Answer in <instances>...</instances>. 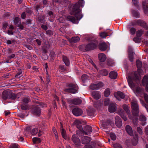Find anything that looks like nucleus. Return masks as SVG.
I'll use <instances>...</instances> for the list:
<instances>
[{"instance_id": "obj_1", "label": "nucleus", "mask_w": 148, "mask_h": 148, "mask_svg": "<svg viewBox=\"0 0 148 148\" xmlns=\"http://www.w3.org/2000/svg\"><path fill=\"white\" fill-rule=\"evenodd\" d=\"M84 3V0H79L78 2L73 5L72 11L70 13L71 14L75 16L77 20L74 16H71L67 17V20L74 23L77 24L78 23V20H79L83 16L80 13L81 10L79 8L80 7H83Z\"/></svg>"}, {"instance_id": "obj_2", "label": "nucleus", "mask_w": 148, "mask_h": 148, "mask_svg": "<svg viewBox=\"0 0 148 148\" xmlns=\"http://www.w3.org/2000/svg\"><path fill=\"white\" fill-rule=\"evenodd\" d=\"M127 80L130 86L137 95L143 92V89H141L139 87H137L135 84L133 83L132 81V79L130 76H129L128 77Z\"/></svg>"}, {"instance_id": "obj_3", "label": "nucleus", "mask_w": 148, "mask_h": 148, "mask_svg": "<svg viewBox=\"0 0 148 148\" xmlns=\"http://www.w3.org/2000/svg\"><path fill=\"white\" fill-rule=\"evenodd\" d=\"M131 105L132 114L135 116L134 118L136 121H137L138 119L136 118V116L138 115L139 112L138 105L137 101L135 99L132 100L131 103Z\"/></svg>"}, {"instance_id": "obj_4", "label": "nucleus", "mask_w": 148, "mask_h": 148, "mask_svg": "<svg viewBox=\"0 0 148 148\" xmlns=\"http://www.w3.org/2000/svg\"><path fill=\"white\" fill-rule=\"evenodd\" d=\"M136 63L138 70L137 71L134 72V75L135 79H141L140 74H143V70L140 69L142 67V63L141 61L139 60H137Z\"/></svg>"}, {"instance_id": "obj_5", "label": "nucleus", "mask_w": 148, "mask_h": 148, "mask_svg": "<svg viewBox=\"0 0 148 148\" xmlns=\"http://www.w3.org/2000/svg\"><path fill=\"white\" fill-rule=\"evenodd\" d=\"M131 24L133 26L138 25L146 29H148V27L145 22L140 19L134 21L132 22Z\"/></svg>"}, {"instance_id": "obj_6", "label": "nucleus", "mask_w": 148, "mask_h": 148, "mask_svg": "<svg viewBox=\"0 0 148 148\" xmlns=\"http://www.w3.org/2000/svg\"><path fill=\"white\" fill-rule=\"evenodd\" d=\"M69 86L72 88L65 89L64 91H65L73 93H75L77 92L78 88L76 84H70L69 85Z\"/></svg>"}, {"instance_id": "obj_7", "label": "nucleus", "mask_w": 148, "mask_h": 148, "mask_svg": "<svg viewBox=\"0 0 148 148\" xmlns=\"http://www.w3.org/2000/svg\"><path fill=\"white\" fill-rule=\"evenodd\" d=\"M98 44V42L97 41L91 42L85 46V50L88 51L94 49L96 48Z\"/></svg>"}, {"instance_id": "obj_8", "label": "nucleus", "mask_w": 148, "mask_h": 148, "mask_svg": "<svg viewBox=\"0 0 148 148\" xmlns=\"http://www.w3.org/2000/svg\"><path fill=\"white\" fill-rule=\"evenodd\" d=\"M92 129L91 127L89 125H86L84 127L82 131H81V134L82 135V134L86 135H88L90 134L92 132Z\"/></svg>"}, {"instance_id": "obj_9", "label": "nucleus", "mask_w": 148, "mask_h": 148, "mask_svg": "<svg viewBox=\"0 0 148 148\" xmlns=\"http://www.w3.org/2000/svg\"><path fill=\"white\" fill-rule=\"evenodd\" d=\"M74 123L76 127L79 129L76 132L77 134L79 136H81L82 135L81 134V133L83 128L81 125V122L79 120H76L75 121Z\"/></svg>"}, {"instance_id": "obj_10", "label": "nucleus", "mask_w": 148, "mask_h": 148, "mask_svg": "<svg viewBox=\"0 0 148 148\" xmlns=\"http://www.w3.org/2000/svg\"><path fill=\"white\" fill-rule=\"evenodd\" d=\"M104 86L102 82H99L97 84H92L90 86V88L92 90L99 89L102 88Z\"/></svg>"}, {"instance_id": "obj_11", "label": "nucleus", "mask_w": 148, "mask_h": 148, "mask_svg": "<svg viewBox=\"0 0 148 148\" xmlns=\"http://www.w3.org/2000/svg\"><path fill=\"white\" fill-rule=\"evenodd\" d=\"M69 102L72 104L75 105H79L82 102V100L79 98H75L73 99H70L68 100Z\"/></svg>"}, {"instance_id": "obj_12", "label": "nucleus", "mask_w": 148, "mask_h": 148, "mask_svg": "<svg viewBox=\"0 0 148 148\" xmlns=\"http://www.w3.org/2000/svg\"><path fill=\"white\" fill-rule=\"evenodd\" d=\"M73 114L75 116H78L81 115L82 113V110L79 108H75L73 109L72 111Z\"/></svg>"}, {"instance_id": "obj_13", "label": "nucleus", "mask_w": 148, "mask_h": 148, "mask_svg": "<svg viewBox=\"0 0 148 148\" xmlns=\"http://www.w3.org/2000/svg\"><path fill=\"white\" fill-rule=\"evenodd\" d=\"M72 139L74 144L77 146L80 144V141L78 136L75 134H73L72 137Z\"/></svg>"}, {"instance_id": "obj_14", "label": "nucleus", "mask_w": 148, "mask_h": 148, "mask_svg": "<svg viewBox=\"0 0 148 148\" xmlns=\"http://www.w3.org/2000/svg\"><path fill=\"white\" fill-rule=\"evenodd\" d=\"M114 97L119 100L121 99H123L125 97V95L121 92H115L114 93Z\"/></svg>"}, {"instance_id": "obj_15", "label": "nucleus", "mask_w": 148, "mask_h": 148, "mask_svg": "<svg viewBox=\"0 0 148 148\" xmlns=\"http://www.w3.org/2000/svg\"><path fill=\"white\" fill-rule=\"evenodd\" d=\"M142 84L143 85L146 86V90L148 92V75L144 76L143 79Z\"/></svg>"}, {"instance_id": "obj_16", "label": "nucleus", "mask_w": 148, "mask_h": 148, "mask_svg": "<svg viewBox=\"0 0 148 148\" xmlns=\"http://www.w3.org/2000/svg\"><path fill=\"white\" fill-rule=\"evenodd\" d=\"M116 109V104L115 103H112L109 106V111L110 112H114Z\"/></svg>"}, {"instance_id": "obj_17", "label": "nucleus", "mask_w": 148, "mask_h": 148, "mask_svg": "<svg viewBox=\"0 0 148 148\" xmlns=\"http://www.w3.org/2000/svg\"><path fill=\"white\" fill-rule=\"evenodd\" d=\"M10 91L7 90L4 91L2 93V98L4 100L9 99L10 95Z\"/></svg>"}, {"instance_id": "obj_18", "label": "nucleus", "mask_w": 148, "mask_h": 148, "mask_svg": "<svg viewBox=\"0 0 148 148\" xmlns=\"http://www.w3.org/2000/svg\"><path fill=\"white\" fill-rule=\"evenodd\" d=\"M115 123L116 126L119 128L122 125V122L121 119L118 116L115 117Z\"/></svg>"}, {"instance_id": "obj_19", "label": "nucleus", "mask_w": 148, "mask_h": 148, "mask_svg": "<svg viewBox=\"0 0 148 148\" xmlns=\"http://www.w3.org/2000/svg\"><path fill=\"white\" fill-rule=\"evenodd\" d=\"M32 112L33 113L37 115H39L41 113L40 108L38 106H36L32 109Z\"/></svg>"}, {"instance_id": "obj_20", "label": "nucleus", "mask_w": 148, "mask_h": 148, "mask_svg": "<svg viewBox=\"0 0 148 148\" xmlns=\"http://www.w3.org/2000/svg\"><path fill=\"white\" fill-rule=\"evenodd\" d=\"M142 5L144 13L147 14L148 13V4L147 3L146 1H145L143 2Z\"/></svg>"}, {"instance_id": "obj_21", "label": "nucleus", "mask_w": 148, "mask_h": 148, "mask_svg": "<svg viewBox=\"0 0 148 148\" xmlns=\"http://www.w3.org/2000/svg\"><path fill=\"white\" fill-rule=\"evenodd\" d=\"M93 97L96 99H99L101 97L100 93L98 91H94L92 92Z\"/></svg>"}, {"instance_id": "obj_22", "label": "nucleus", "mask_w": 148, "mask_h": 148, "mask_svg": "<svg viewBox=\"0 0 148 148\" xmlns=\"http://www.w3.org/2000/svg\"><path fill=\"white\" fill-rule=\"evenodd\" d=\"M123 108L124 110L126 111V112L127 113L128 115V116L129 118L130 119H132L133 122H134V120L133 118H134L130 116V111L129 109L128 108V107L126 106V105H124L123 106Z\"/></svg>"}, {"instance_id": "obj_23", "label": "nucleus", "mask_w": 148, "mask_h": 148, "mask_svg": "<svg viewBox=\"0 0 148 148\" xmlns=\"http://www.w3.org/2000/svg\"><path fill=\"white\" fill-rule=\"evenodd\" d=\"M90 138L87 136L83 137L82 138V143L83 144H86L89 143L91 140Z\"/></svg>"}, {"instance_id": "obj_24", "label": "nucleus", "mask_w": 148, "mask_h": 148, "mask_svg": "<svg viewBox=\"0 0 148 148\" xmlns=\"http://www.w3.org/2000/svg\"><path fill=\"white\" fill-rule=\"evenodd\" d=\"M118 113L119 115H120L122 119L125 121H126L127 120V118L126 117L124 114V112L123 110L121 109L118 111Z\"/></svg>"}, {"instance_id": "obj_25", "label": "nucleus", "mask_w": 148, "mask_h": 148, "mask_svg": "<svg viewBox=\"0 0 148 148\" xmlns=\"http://www.w3.org/2000/svg\"><path fill=\"white\" fill-rule=\"evenodd\" d=\"M107 47V45L105 42H102L99 44V48L101 51H105Z\"/></svg>"}, {"instance_id": "obj_26", "label": "nucleus", "mask_w": 148, "mask_h": 148, "mask_svg": "<svg viewBox=\"0 0 148 148\" xmlns=\"http://www.w3.org/2000/svg\"><path fill=\"white\" fill-rule=\"evenodd\" d=\"M125 130L128 134L130 136H132L133 132L131 126L129 125H127L125 127Z\"/></svg>"}, {"instance_id": "obj_27", "label": "nucleus", "mask_w": 148, "mask_h": 148, "mask_svg": "<svg viewBox=\"0 0 148 148\" xmlns=\"http://www.w3.org/2000/svg\"><path fill=\"white\" fill-rule=\"evenodd\" d=\"M138 141V135L137 134H135L134 136V138L132 140L133 145H136Z\"/></svg>"}, {"instance_id": "obj_28", "label": "nucleus", "mask_w": 148, "mask_h": 148, "mask_svg": "<svg viewBox=\"0 0 148 148\" xmlns=\"http://www.w3.org/2000/svg\"><path fill=\"white\" fill-rule=\"evenodd\" d=\"M110 77L112 79H115L117 77V73L115 71H111L109 74Z\"/></svg>"}, {"instance_id": "obj_29", "label": "nucleus", "mask_w": 148, "mask_h": 148, "mask_svg": "<svg viewBox=\"0 0 148 148\" xmlns=\"http://www.w3.org/2000/svg\"><path fill=\"white\" fill-rule=\"evenodd\" d=\"M79 40L80 38L78 36L72 37L71 38L69 39V41L71 42H77Z\"/></svg>"}, {"instance_id": "obj_30", "label": "nucleus", "mask_w": 148, "mask_h": 148, "mask_svg": "<svg viewBox=\"0 0 148 148\" xmlns=\"http://www.w3.org/2000/svg\"><path fill=\"white\" fill-rule=\"evenodd\" d=\"M99 58L101 62H104L106 60V56L103 53H101L98 55Z\"/></svg>"}, {"instance_id": "obj_31", "label": "nucleus", "mask_w": 148, "mask_h": 148, "mask_svg": "<svg viewBox=\"0 0 148 148\" xmlns=\"http://www.w3.org/2000/svg\"><path fill=\"white\" fill-rule=\"evenodd\" d=\"M62 60L67 66L70 65V62L68 58L66 56H63L62 57Z\"/></svg>"}, {"instance_id": "obj_32", "label": "nucleus", "mask_w": 148, "mask_h": 148, "mask_svg": "<svg viewBox=\"0 0 148 148\" xmlns=\"http://www.w3.org/2000/svg\"><path fill=\"white\" fill-rule=\"evenodd\" d=\"M132 15L133 16L137 18H139L140 16V14L137 11L133 10L132 11Z\"/></svg>"}, {"instance_id": "obj_33", "label": "nucleus", "mask_w": 148, "mask_h": 148, "mask_svg": "<svg viewBox=\"0 0 148 148\" xmlns=\"http://www.w3.org/2000/svg\"><path fill=\"white\" fill-rule=\"evenodd\" d=\"M99 35L100 37L103 38H106L107 36H110L109 34H107L106 31L100 33L99 34Z\"/></svg>"}, {"instance_id": "obj_34", "label": "nucleus", "mask_w": 148, "mask_h": 148, "mask_svg": "<svg viewBox=\"0 0 148 148\" xmlns=\"http://www.w3.org/2000/svg\"><path fill=\"white\" fill-rule=\"evenodd\" d=\"M21 107L22 109L23 110H25L29 109V107L28 105L23 103L21 104Z\"/></svg>"}, {"instance_id": "obj_35", "label": "nucleus", "mask_w": 148, "mask_h": 148, "mask_svg": "<svg viewBox=\"0 0 148 148\" xmlns=\"http://www.w3.org/2000/svg\"><path fill=\"white\" fill-rule=\"evenodd\" d=\"M144 31L142 29L138 30L136 32V36L138 37H141L143 34Z\"/></svg>"}, {"instance_id": "obj_36", "label": "nucleus", "mask_w": 148, "mask_h": 148, "mask_svg": "<svg viewBox=\"0 0 148 148\" xmlns=\"http://www.w3.org/2000/svg\"><path fill=\"white\" fill-rule=\"evenodd\" d=\"M100 73L103 75L106 76L108 75V72L106 70L103 69L100 71Z\"/></svg>"}, {"instance_id": "obj_37", "label": "nucleus", "mask_w": 148, "mask_h": 148, "mask_svg": "<svg viewBox=\"0 0 148 148\" xmlns=\"http://www.w3.org/2000/svg\"><path fill=\"white\" fill-rule=\"evenodd\" d=\"M61 131L62 137L65 139H66V136L65 130L64 129L62 128Z\"/></svg>"}, {"instance_id": "obj_38", "label": "nucleus", "mask_w": 148, "mask_h": 148, "mask_svg": "<svg viewBox=\"0 0 148 148\" xmlns=\"http://www.w3.org/2000/svg\"><path fill=\"white\" fill-rule=\"evenodd\" d=\"M38 130L37 128H35L32 130L31 131V134L33 135H35L38 132Z\"/></svg>"}, {"instance_id": "obj_39", "label": "nucleus", "mask_w": 148, "mask_h": 148, "mask_svg": "<svg viewBox=\"0 0 148 148\" xmlns=\"http://www.w3.org/2000/svg\"><path fill=\"white\" fill-rule=\"evenodd\" d=\"M10 97L9 99H11L14 100L16 98V95L13 93L11 92H10Z\"/></svg>"}, {"instance_id": "obj_40", "label": "nucleus", "mask_w": 148, "mask_h": 148, "mask_svg": "<svg viewBox=\"0 0 148 148\" xmlns=\"http://www.w3.org/2000/svg\"><path fill=\"white\" fill-rule=\"evenodd\" d=\"M20 18L18 17H16L15 18L14 21V22L15 25H17L18 24H19L21 23Z\"/></svg>"}, {"instance_id": "obj_41", "label": "nucleus", "mask_w": 148, "mask_h": 148, "mask_svg": "<svg viewBox=\"0 0 148 148\" xmlns=\"http://www.w3.org/2000/svg\"><path fill=\"white\" fill-rule=\"evenodd\" d=\"M87 113L89 116H94V111L92 110H89L87 111Z\"/></svg>"}, {"instance_id": "obj_42", "label": "nucleus", "mask_w": 148, "mask_h": 148, "mask_svg": "<svg viewBox=\"0 0 148 148\" xmlns=\"http://www.w3.org/2000/svg\"><path fill=\"white\" fill-rule=\"evenodd\" d=\"M9 148H20L19 146L16 144H12L10 146Z\"/></svg>"}, {"instance_id": "obj_43", "label": "nucleus", "mask_w": 148, "mask_h": 148, "mask_svg": "<svg viewBox=\"0 0 148 148\" xmlns=\"http://www.w3.org/2000/svg\"><path fill=\"white\" fill-rule=\"evenodd\" d=\"M110 90L109 88H107L105 91L104 95L106 97H108L110 94Z\"/></svg>"}, {"instance_id": "obj_44", "label": "nucleus", "mask_w": 148, "mask_h": 148, "mask_svg": "<svg viewBox=\"0 0 148 148\" xmlns=\"http://www.w3.org/2000/svg\"><path fill=\"white\" fill-rule=\"evenodd\" d=\"M33 141L34 143H38L40 142V139L38 138H34Z\"/></svg>"}, {"instance_id": "obj_45", "label": "nucleus", "mask_w": 148, "mask_h": 148, "mask_svg": "<svg viewBox=\"0 0 148 148\" xmlns=\"http://www.w3.org/2000/svg\"><path fill=\"white\" fill-rule=\"evenodd\" d=\"M29 99L28 97H25L23 99V103L26 104H27L29 102Z\"/></svg>"}, {"instance_id": "obj_46", "label": "nucleus", "mask_w": 148, "mask_h": 148, "mask_svg": "<svg viewBox=\"0 0 148 148\" xmlns=\"http://www.w3.org/2000/svg\"><path fill=\"white\" fill-rule=\"evenodd\" d=\"M140 120L142 121L145 122L146 121V118L144 115H141L140 117Z\"/></svg>"}, {"instance_id": "obj_47", "label": "nucleus", "mask_w": 148, "mask_h": 148, "mask_svg": "<svg viewBox=\"0 0 148 148\" xmlns=\"http://www.w3.org/2000/svg\"><path fill=\"white\" fill-rule=\"evenodd\" d=\"M110 137L111 139L113 140H115L116 138L115 135L114 133H111L110 134Z\"/></svg>"}, {"instance_id": "obj_48", "label": "nucleus", "mask_w": 148, "mask_h": 148, "mask_svg": "<svg viewBox=\"0 0 148 148\" xmlns=\"http://www.w3.org/2000/svg\"><path fill=\"white\" fill-rule=\"evenodd\" d=\"M130 31L131 34L133 35L135 34L136 29L135 28L132 27L130 29Z\"/></svg>"}, {"instance_id": "obj_49", "label": "nucleus", "mask_w": 148, "mask_h": 148, "mask_svg": "<svg viewBox=\"0 0 148 148\" xmlns=\"http://www.w3.org/2000/svg\"><path fill=\"white\" fill-rule=\"evenodd\" d=\"M88 78V76L86 74L83 75L82 77V80L83 82H84Z\"/></svg>"}, {"instance_id": "obj_50", "label": "nucleus", "mask_w": 148, "mask_h": 148, "mask_svg": "<svg viewBox=\"0 0 148 148\" xmlns=\"http://www.w3.org/2000/svg\"><path fill=\"white\" fill-rule=\"evenodd\" d=\"M134 53H130L128 54L129 55V60L131 62H133V61L134 59Z\"/></svg>"}, {"instance_id": "obj_51", "label": "nucleus", "mask_w": 148, "mask_h": 148, "mask_svg": "<svg viewBox=\"0 0 148 148\" xmlns=\"http://www.w3.org/2000/svg\"><path fill=\"white\" fill-rule=\"evenodd\" d=\"M110 102V100L108 98H106L105 99L104 102V105L105 106L108 105Z\"/></svg>"}, {"instance_id": "obj_52", "label": "nucleus", "mask_w": 148, "mask_h": 148, "mask_svg": "<svg viewBox=\"0 0 148 148\" xmlns=\"http://www.w3.org/2000/svg\"><path fill=\"white\" fill-rule=\"evenodd\" d=\"M133 40L137 43H139L140 41V40L139 38L137 37H134L133 38Z\"/></svg>"}, {"instance_id": "obj_53", "label": "nucleus", "mask_w": 148, "mask_h": 148, "mask_svg": "<svg viewBox=\"0 0 148 148\" xmlns=\"http://www.w3.org/2000/svg\"><path fill=\"white\" fill-rule=\"evenodd\" d=\"M137 131L140 134H142L143 133L142 129L140 127H137Z\"/></svg>"}, {"instance_id": "obj_54", "label": "nucleus", "mask_w": 148, "mask_h": 148, "mask_svg": "<svg viewBox=\"0 0 148 148\" xmlns=\"http://www.w3.org/2000/svg\"><path fill=\"white\" fill-rule=\"evenodd\" d=\"M144 97L145 101L147 103H148V95L146 94H144Z\"/></svg>"}, {"instance_id": "obj_55", "label": "nucleus", "mask_w": 148, "mask_h": 148, "mask_svg": "<svg viewBox=\"0 0 148 148\" xmlns=\"http://www.w3.org/2000/svg\"><path fill=\"white\" fill-rule=\"evenodd\" d=\"M128 54L134 53V52H133V50L132 48L130 47H128Z\"/></svg>"}, {"instance_id": "obj_56", "label": "nucleus", "mask_w": 148, "mask_h": 148, "mask_svg": "<svg viewBox=\"0 0 148 148\" xmlns=\"http://www.w3.org/2000/svg\"><path fill=\"white\" fill-rule=\"evenodd\" d=\"M114 147L115 148H122L121 146L119 144H115L114 145Z\"/></svg>"}, {"instance_id": "obj_57", "label": "nucleus", "mask_w": 148, "mask_h": 148, "mask_svg": "<svg viewBox=\"0 0 148 148\" xmlns=\"http://www.w3.org/2000/svg\"><path fill=\"white\" fill-rule=\"evenodd\" d=\"M132 2L134 5L137 7L138 6V2L137 0H132Z\"/></svg>"}, {"instance_id": "obj_58", "label": "nucleus", "mask_w": 148, "mask_h": 148, "mask_svg": "<svg viewBox=\"0 0 148 148\" xmlns=\"http://www.w3.org/2000/svg\"><path fill=\"white\" fill-rule=\"evenodd\" d=\"M15 42V40H12L11 41L10 40H7L6 41V43L8 44L9 45L11 44L12 43L14 42Z\"/></svg>"}, {"instance_id": "obj_59", "label": "nucleus", "mask_w": 148, "mask_h": 148, "mask_svg": "<svg viewBox=\"0 0 148 148\" xmlns=\"http://www.w3.org/2000/svg\"><path fill=\"white\" fill-rule=\"evenodd\" d=\"M15 56V54H11L10 56H9L8 57V58L10 59H11L12 58H14Z\"/></svg>"}, {"instance_id": "obj_60", "label": "nucleus", "mask_w": 148, "mask_h": 148, "mask_svg": "<svg viewBox=\"0 0 148 148\" xmlns=\"http://www.w3.org/2000/svg\"><path fill=\"white\" fill-rule=\"evenodd\" d=\"M46 33L49 35H51L53 34V32L51 30H48L46 32Z\"/></svg>"}, {"instance_id": "obj_61", "label": "nucleus", "mask_w": 148, "mask_h": 148, "mask_svg": "<svg viewBox=\"0 0 148 148\" xmlns=\"http://www.w3.org/2000/svg\"><path fill=\"white\" fill-rule=\"evenodd\" d=\"M8 25V23H5L3 24V29H5Z\"/></svg>"}, {"instance_id": "obj_62", "label": "nucleus", "mask_w": 148, "mask_h": 148, "mask_svg": "<svg viewBox=\"0 0 148 148\" xmlns=\"http://www.w3.org/2000/svg\"><path fill=\"white\" fill-rule=\"evenodd\" d=\"M36 41L38 45H40L41 44V41L38 39H37L36 40Z\"/></svg>"}, {"instance_id": "obj_63", "label": "nucleus", "mask_w": 148, "mask_h": 148, "mask_svg": "<svg viewBox=\"0 0 148 148\" xmlns=\"http://www.w3.org/2000/svg\"><path fill=\"white\" fill-rule=\"evenodd\" d=\"M59 21L61 23H62L64 21V19L63 17H60L59 18Z\"/></svg>"}, {"instance_id": "obj_64", "label": "nucleus", "mask_w": 148, "mask_h": 148, "mask_svg": "<svg viewBox=\"0 0 148 148\" xmlns=\"http://www.w3.org/2000/svg\"><path fill=\"white\" fill-rule=\"evenodd\" d=\"M106 33H107V34H109L110 36L111 35L112 33V31L110 30H107V31H106Z\"/></svg>"}]
</instances>
